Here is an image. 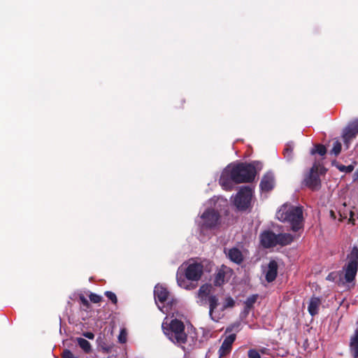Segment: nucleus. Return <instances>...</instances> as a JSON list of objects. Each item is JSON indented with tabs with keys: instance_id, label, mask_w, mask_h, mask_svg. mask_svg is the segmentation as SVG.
Masks as SVG:
<instances>
[{
	"instance_id": "nucleus-36",
	"label": "nucleus",
	"mask_w": 358,
	"mask_h": 358,
	"mask_svg": "<svg viewBox=\"0 0 358 358\" xmlns=\"http://www.w3.org/2000/svg\"><path fill=\"white\" fill-rule=\"evenodd\" d=\"M83 336L85 338H87L88 339H91V340L94 339V334L92 332H85L83 334Z\"/></svg>"
},
{
	"instance_id": "nucleus-8",
	"label": "nucleus",
	"mask_w": 358,
	"mask_h": 358,
	"mask_svg": "<svg viewBox=\"0 0 358 358\" xmlns=\"http://www.w3.org/2000/svg\"><path fill=\"white\" fill-rule=\"evenodd\" d=\"M318 171L319 166L315 164L304 179L305 185L312 190H317L321 186V180Z\"/></svg>"
},
{
	"instance_id": "nucleus-28",
	"label": "nucleus",
	"mask_w": 358,
	"mask_h": 358,
	"mask_svg": "<svg viewBox=\"0 0 358 358\" xmlns=\"http://www.w3.org/2000/svg\"><path fill=\"white\" fill-rule=\"evenodd\" d=\"M341 150V143L336 141L334 143L333 148L331 151V153L334 154L335 155H338Z\"/></svg>"
},
{
	"instance_id": "nucleus-5",
	"label": "nucleus",
	"mask_w": 358,
	"mask_h": 358,
	"mask_svg": "<svg viewBox=\"0 0 358 358\" xmlns=\"http://www.w3.org/2000/svg\"><path fill=\"white\" fill-rule=\"evenodd\" d=\"M220 222V215L214 209H206L196 220V222L202 233L208 229L215 228Z\"/></svg>"
},
{
	"instance_id": "nucleus-14",
	"label": "nucleus",
	"mask_w": 358,
	"mask_h": 358,
	"mask_svg": "<svg viewBox=\"0 0 358 358\" xmlns=\"http://www.w3.org/2000/svg\"><path fill=\"white\" fill-rule=\"evenodd\" d=\"M224 253L231 262L237 264H240L243 261V252L237 248L224 249Z\"/></svg>"
},
{
	"instance_id": "nucleus-12",
	"label": "nucleus",
	"mask_w": 358,
	"mask_h": 358,
	"mask_svg": "<svg viewBox=\"0 0 358 358\" xmlns=\"http://www.w3.org/2000/svg\"><path fill=\"white\" fill-rule=\"evenodd\" d=\"M277 234L271 231H266L260 236L262 245L266 248H272L278 245Z\"/></svg>"
},
{
	"instance_id": "nucleus-2",
	"label": "nucleus",
	"mask_w": 358,
	"mask_h": 358,
	"mask_svg": "<svg viewBox=\"0 0 358 358\" xmlns=\"http://www.w3.org/2000/svg\"><path fill=\"white\" fill-rule=\"evenodd\" d=\"M203 273L202 264L189 261L180 266L176 273L177 283L179 287L191 290L196 287L194 282H198Z\"/></svg>"
},
{
	"instance_id": "nucleus-34",
	"label": "nucleus",
	"mask_w": 358,
	"mask_h": 358,
	"mask_svg": "<svg viewBox=\"0 0 358 358\" xmlns=\"http://www.w3.org/2000/svg\"><path fill=\"white\" fill-rule=\"evenodd\" d=\"M79 299L83 306L86 307L87 308H89L90 303H89L88 300L83 295H80L79 297Z\"/></svg>"
},
{
	"instance_id": "nucleus-39",
	"label": "nucleus",
	"mask_w": 358,
	"mask_h": 358,
	"mask_svg": "<svg viewBox=\"0 0 358 358\" xmlns=\"http://www.w3.org/2000/svg\"><path fill=\"white\" fill-rule=\"evenodd\" d=\"M354 180H358V169L354 173Z\"/></svg>"
},
{
	"instance_id": "nucleus-13",
	"label": "nucleus",
	"mask_w": 358,
	"mask_h": 358,
	"mask_svg": "<svg viewBox=\"0 0 358 358\" xmlns=\"http://www.w3.org/2000/svg\"><path fill=\"white\" fill-rule=\"evenodd\" d=\"M275 185V178L272 172H267L262 178L260 188L263 192L271 191Z\"/></svg>"
},
{
	"instance_id": "nucleus-19",
	"label": "nucleus",
	"mask_w": 358,
	"mask_h": 358,
	"mask_svg": "<svg viewBox=\"0 0 358 358\" xmlns=\"http://www.w3.org/2000/svg\"><path fill=\"white\" fill-rule=\"evenodd\" d=\"M350 350L354 358L358 357V329L355 331L350 341Z\"/></svg>"
},
{
	"instance_id": "nucleus-24",
	"label": "nucleus",
	"mask_w": 358,
	"mask_h": 358,
	"mask_svg": "<svg viewBox=\"0 0 358 358\" xmlns=\"http://www.w3.org/2000/svg\"><path fill=\"white\" fill-rule=\"evenodd\" d=\"M327 152V149L325 146L323 145H316L314 148H313L310 151L311 155H315V153L319 154L321 156H324Z\"/></svg>"
},
{
	"instance_id": "nucleus-20",
	"label": "nucleus",
	"mask_w": 358,
	"mask_h": 358,
	"mask_svg": "<svg viewBox=\"0 0 358 358\" xmlns=\"http://www.w3.org/2000/svg\"><path fill=\"white\" fill-rule=\"evenodd\" d=\"M321 305V301L317 297H312L308 307L309 313L314 316L318 313L319 308Z\"/></svg>"
},
{
	"instance_id": "nucleus-30",
	"label": "nucleus",
	"mask_w": 358,
	"mask_h": 358,
	"mask_svg": "<svg viewBox=\"0 0 358 358\" xmlns=\"http://www.w3.org/2000/svg\"><path fill=\"white\" fill-rule=\"evenodd\" d=\"M90 299L94 303H99L101 301L102 297L96 294L91 293L89 296Z\"/></svg>"
},
{
	"instance_id": "nucleus-23",
	"label": "nucleus",
	"mask_w": 358,
	"mask_h": 358,
	"mask_svg": "<svg viewBox=\"0 0 358 358\" xmlns=\"http://www.w3.org/2000/svg\"><path fill=\"white\" fill-rule=\"evenodd\" d=\"M293 150H294V144L293 143H289L286 144L285 148L284 149V156L285 158L288 161H291L293 158Z\"/></svg>"
},
{
	"instance_id": "nucleus-11",
	"label": "nucleus",
	"mask_w": 358,
	"mask_h": 358,
	"mask_svg": "<svg viewBox=\"0 0 358 358\" xmlns=\"http://www.w3.org/2000/svg\"><path fill=\"white\" fill-rule=\"evenodd\" d=\"M236 334H231L225 336L219 350L218 355L220 357H223L229 355L232 349V345L236 340Z\"/></svg>"
},
{
	"instance_id": "nucleus-37",
	"label": "nucleus",
	"mask_w": 358,
	"mask_h": 358,
	"mask_svg": "<svg viewBox=\"0 0 358 358\" xmlns=\"http://www.w3.org/2000/svg\"><path fill=\"white\" fill-rule=\"evenodd\" d=\"M334 275H335V273H329L327 277V280H330V281H334Z\"/></svg>"
},
{
	"instance_id": "nucleus-32",
	"label": "nucleus",
	"mask_w": 358,
	"mask_h": 358,
	"mask_svg": "<svg viewBox=\"0 0 358 358\" xmlns=\"http://www.w3.org/2000/svg\"><path fill=\"white\" fill-rule=\"evenodd\" d=\"M255 301H256V297L254 296L248 298L247 299V301H245L246 308H250L253 305V303L255 302Z\"/></svg>"
},
{
	"instance_id": "nucleus-18",
	"label": "nucleus",
	"mask_w": 358,
	"mask_h": 358,
	"mask_svg": "<svg viewBox=\"0 0 358 358\" xmlns=\"http://www.w3.org/2000/svg\"><path fill=\"white\" fill-rule=\"evenodd\" d=\"M211 289V286L208 284L203 285L200 287L198 292L197 297L199 299V302L201 304L205 303L206 299L208 300V296H210V292Z\"/></svg>"
},
{
	"instance_id": "nucleus-35",
	"label": "nucleus",
	"mask_w": 358,
	"mask_h": 358,
	"mask_svg": "<svg viewBox=\"0 0 358 358\" xmlns=\"http://www.w3.org/2000/svg\"><path fill=\"white\" fill-rule=\"evenodd\" d=\"M118 340H119L120 343H124L126 342V341H127L126 333L124 332V330L121 331V332L118 336Z\"/></svg>"
},
{
	"instance_id": "nucleus-6",
	"label": "nucleus",
	"mask_w": 358,
	"mask_h": 358,
	"mask_svg": "<svg viewBox=\"0 0 358 358\" xmlns=\"http://www.w3.org/2000/svg\"><path fill=\"white\" fill-rule=\"evenodd\" d=\"M358 271V248L355 247L348 256V262L343 267L344 277L346 282H352Z\"/></svg>"
},
{
	"instance_id": "nucleus-3",
	"label": "nucleus",
	"mask_w": 358,
	"mask_h": 358,
	"mask_svg": "<svg viewBox=\"0 0 358 358\" xmlns=\"http://www.w3.org/2000/svg\"><path fill=\"white\" fill-rule=\"evenodd\" d=\"M277 218L283 222H287L293 231H298L303 227V208L284 204L276 213Z\"/></svg>"
},
{
	"instance_id": "nucleus-33",
	"label": "nucleus",
	"mask_w": 358,
	"mask_h": 358,
	"mask_svg": "<svg viewBox=\"0 0 358 358\" xmlns=\"http://www.w3.org/2000/svg\"><path fill=\"white\" fill-rule=\"evenodd\" d=\"M259 352V354L264 357V355H271V350L266 348H260L259 350H257Z\"/></svg>"
},
{
	"instance_id": "nucleus-1",
	"label": "nucleus",
	"mask_w": 358,
	"mask_h": 358,
	"mask_svg": "<svg viewBox=\"0 0 358 358\" xmlns=\"http://www.w3.org/2000/svg\"><path fill=\"white\" fill-rule=\"evenodd\" d=\"M255 165L259 162L251 164L238 163L228 165L222 171L219 180L220 185L225 190H231L234 183L250 182L256 176Z\"/></svg>"
},
{
	"instance_id": "nucleus-38",
	"label": "nucleus",
	"mask_w": 358,
	"mask_h": 358,
	"mask_svg": "<svg viewBox=\"0 0 358 358\" xmlns=\"http://www.w3.org/2000/svg\"><path fill=\"white\" fill-rule=\"evenodd\" d=\"M354 215H355V213H354V212H353V211H350V218H349V220H350V222H351L352 224H355V222H354L355 220H354V217H354Z\"/></svg>"
},
{
	"instance_id": "nucleus-4",
	"label": "nucleus",
	"mask_w": 358,
	"mask_h": 358,
	"mask_svg": "<svg viewBox=\"0 0 358 358\" xmlns=\"http://www.w3.org/2000/svg\"><path fill=\"white\" fill-rule=\"evenodd\" d=\"M162 329L166 337L173 343L182 345L187 342V336L185 333L184 323L177 319L162 323Z\"/></svg>"
},
{
	"instance_id": "nucleus-16",
	"label": "nucleus",
	"mask_w": 358,
	"mask_h": 358,
	"mask_svg": "<svg viewBox=\"0 0 358 358\" xmlns=\"http://www.w3.org/2000/svg\"><path fill=\"white\" fill-rule=\"evenodd\" d=\"M155 299L156 302L164 303L168 300L169 292L162 285H156L154 289Z\"/></svg>"
},
{
	"instance_id": "nucleus-26",
	"label": "nucleus",
	"mask_w": 358,
	"mask_h": 358,
	"mask_svg": "<svg viewBox=\"0 0 358 358\" xmlns=\"http://www.w3.org/2000/svg\"><path fill=\"white\" fill-rule=\"evenodd\" d=\"M336 167L340 171L345 173H351L354 169L353 165L344 166L343 164H337Z\"/></svg>"
},
{
	"instance_id": "nucleus-31",
	"label": "nucleus",
	"mask_w": 358,
	"mask_h": 358,
	"mask_svg": "<svg viewBox=\"0 0 358 358\" xmlns=\"http://www.w3.org/2000/svg\"><path fill=\"white\" fill-rule=\"evenodd\" d=\"M62 358H78V357H76L71 350H64L62 352Z\"/></svg>"
},
{
	"instance_id": "nucleus-7",
	"label": "nucleus",
	"mask_w": 358,
	"mask_h": 358,
	"mask_svg": "<svg viewBox=\"0 0 358 358\" xmlns=\"http://www.w3.org/2000/svg\"><path fill=\"white\" fill-rule=\"evenodd\" d=\"M252 196V189L249 187H243L237 193L234 203L238 209L245 210L249 206Z\"/></svg>"
},
{
	"instance_id": "nucleus-15",
	"label": "nucleus",
	"mask_w": 358,
	"mask_h": 358,
	"mask_svg": "<svg viewBox=\"0 0 358 358\" xmlns=\"http://www.w3.org/2000/svg\"><path fill=\"white\" fill-rule=\"evenodd\" d=\"M266 280L268 282H273L278 273V264L275 261L272 260L268 264L267 268L264 270Z\"/></svg>"
},
{
	"instance_id": "nucleus-22",
	"label": "nucleus",
	"mask_w": 358,
	"mask_h": 358,
	"mask_svg": "<svg viewBox=\"0 0 358 358\" xmlns=\"http://www.w3.org/2000/svg\"><path fill=\"white\" fill-rule=\"evenodd\" d=\"M77 343L80 348L85 352L89 353L92 350V345L88 341L83 338H77Z\"/></svg>"
},
{
	"instance_id": "nucleus-25",
	"label": "nucleus",
	"mask_w": 358,
	"mask_h": 358,
	"mask_svg": "<svg viewBox=\"0 0 358 358\" xmlns=\"http://www.w3.org/2000/svg\"><path fill=\"white\" fill-rule=\"evenodd\" d=\"M235 305V301L231 296H228L225 299L224 303L221 306V310L222 313L226 308H232Z\"/></svg>"
},
{
	"instance_id": "nucleus-29",
	"label": "nucleus",
	"mask_w": 358,
	"mask_h": 358,
	"mask_svg": "<svg viewBox=\"0 0 358 358\" xmlns=\"http://www.w3.org/2000/svg\"><path fill=\"white\" fill-rule=\"evenodd\" d=\"M105 295L107 296V298L110 300L113 303H116L117 301L116 295L110 291H107L105 292Z\"/></svg>"
},
{
	"instance_id": "nucleus-27",
	"label": "nucleus",
	"mask_w": 358,
	"mask_h": 358,
	"mask_svg": "<svg viewBox=\"0 0 358 358\" xmlns=\"http://www.w3.org/2000/svg\"><path fill=\"white\" fill-rule=\"evenodd\" d=\"M248 358H266L262 357L257 349H250L248 352Z\"/></svg>"
},
{
	"instance_id": "nucleus-17",
	"label": "nucleus",
	"mask_w": 358,
	"mask_h": 358,
	"mask_svg": "<svg viewBox=\"0 0 358 358\" xmlns=\"http://www.w3.org/2000/svg\"><path fill=\"white\" fill-rule=\"evenodd\" d=\"M231 273V270L229 268L226 266L222 268L219 270L217 273L215 275V285L216 286L222 285L226 280V276L230 275Z\"/></svg>"
},
{
	"instance_id": "nucleus-40",
	"label": "nucleus",
	"mask_w": 358,
	"mask_h": 358,
	"mask_svg": "<svg viewBox=\"0 0 358 358\" xmlns=\"http://www.w3.org/2000/svg\"><path fill=\"white\" fill-rule=\"evenodd\" d=\"M330 216L332 219H336V215H335V213L333 211V210H331L330 211Z\"/></svg>"
},
{
	"instance_id": "nucleus-9",
	"label": "nucleus",
	"mask_w": 358,
	"mask_h": 358,
	"mask_svg": "<svg viewBox=\"0 0 358 358\" xmlns=\"http://www.w3.org/2000/svg\"><path fill=\"white\" fill-rule=\"evenodd\" d=\"M209 303V315L210 318L215 321L218 322L223 317L224 313L221 310V305L219 303V299L215 295H210L208 296Z\"/></svg>"
},
{
	"instance_id": "nucleus-21",
	"label": "nucleus",
	"mask_w": 358,
	"mask_h": 358,
	"mask_svg": "<svg viewBox=\"0 0 358 358\" xmlns=\"http://www.w3.org/2000/svg\"><path fill=\"white\" fill-rule=\"evenodd\" d=\"M277 237L278 245L282 246L290 244L294 240V236L290 234H278Z\"/></svg>"
},
{
	"instance_id": "nucleus-10",
	"label": "nucleus",
	"mask_w": 358,
	"mask_h": 358,
	"mask_svg": "<svg viewBox=\"0 0 358 358\" xmlns=\"http://www.w3.org/2000/svg\"><path fill=\"white\" fill-rule=\"evenodd\" d=\"M358 134V119L350 124L344 130L343 138L347 148L349 147L350 141L355 138Z\"/></svg>"
}]
</instances>
